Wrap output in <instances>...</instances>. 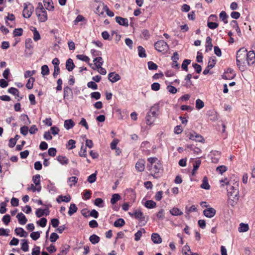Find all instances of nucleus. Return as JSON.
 I'll list each match as a JSON object with an SVG mask.
<instances>
[{
    "mask_svg": "<svg viewBox=\"0 0 255 255\" xmlns=\"http://www.w3.org/2000/svg\"><path fill=\"white\" fill-rule=\"evenodd\" d=\"M207 26L209 28L214 29L218 26V23L213 22H208Z\"/></svg>",
    "mask_w": 255,
    "mask_h": 255,
    "instance_id": "0e129e2a",
    "label": "nucleus"
},
{
    "mask_svg": "<svg viewBox=\"0 0 255 255\" xmlns=\"http://www.w3.org/2000/svg\"><path fill=\"white\" fill-rule=\"evenodd\" d=\"M145 161L143 159H139L135 164V168L139 172L144 171Z\"/></svg>",
    "mask_w": 255,
    "mask_h": 255,
    "instance_id": "ddd939ff",
    "label": "nucleus"
},
{
    "mask_svg": "<svg viewBox=\"0 0 255 255\" xmlns=\"http://www.w3.org/2000/svg\"><path fill=\"white\" fill-rule=\"evenodd\" d=\"M220 18L224 21L225 23H228L227 18L228 17L227 14L225 11H222L219 15Z\"/></svg>",
    "mask_w": 255,
    "mask_h": 255,
    "instance_id": "2f4dec72",
    "label": "nucleus"
},
{
    "mask_svg": "<svg viewBox=\"0 0 255 255\" xmlns=\"http://www.w3.org/2000/svg\"><path fill=\"white\" fill-rule=\"evenodd\" d=\"M129 214L131 216H134L135 218L138 219L139 217L142 216V212L140 211H135L133 214L129 212Z\"/></svg>",
    "mask_w": 255,
    "mask_h": 255,
    "instance_id": "603ef678",
    "label": "nucleus"
},
{
    "mask_svg": "<svg viewBox=\"0 0 255 255\" xmlns=\"http://www.w3.org/2000/svg\"><path fill=\"white\" fill-rule=\"evenodd\" d=\"M40 176L39 174H36L33 176L32 181L35 184V186L40 185Z\"/></svg>",
    "mask_w": 255,
    "mask_h": 255,
    "instance_id": "c03bdc74",
    "label": "nucleus"
},
{
    "mask_svg": "<svg viewBox=\"0 0 255 255\" xmlns=\"http://www.w3.org/2000/svg\"><path fill=\"white\" fill-rule=\"evenodd\" d=\"M204 106V102L200 99H198L196 101V108L198 109H201Z\"/></svg>",
    "mask_w": 255,
    "mask_h": 255,
    "instance_id": "de8ad7c7",
    "label": "nucleus"
},
{
    "mask_svg": "<svg viewBox=\"0 0 255 255\" xmlns=\"http://www.w3.org/2000/svg\"><path fill=\"white\" fill-rule=\"evenodd\" d=\"M46 211V209H38L36 211L35 214L37 217L40 218L43 215H44L45 211Z\"/></svg>",
    "mask_w": 255,
    "mask_h": 255,
    "instance_id": "864d4df0",
    "label": "nucleus"
},
{
    "mask_svg": "<svg viewBox=\"0 0 255 255\" xmlns=\"http://www.w3.org/2000/svg\"><path fill=\"white\" fill-rule=\"evenodd\" d=\"M85 19V17L83 15H78L76 18V19L74 20V23L75 25H77L79 22L82 21Z\"/></svg>",
    "mask_w": 255,
    "mask_h": 255,
    "instance_id": "69168bd1",
    "label": "nucleus"
},
{
    "mask_svg": "<svg viewBox=\"0 0 255 255\" xmlns=\"http://www.w3.org/2000/svg\"><path fill=\"white\" fill-rule=\"evenodd\" d=\"M227 190L228 192V197L232 196H239V190L238 184L237 183H234V185H232L229 182L226 183Z\"/></svg>",
    "mask_w": 255,
    "mask_h": 255,
    "instance_id": "f03ea898",
    "label": "nucleus"
},
{
    "mask_svg": "<svg viewBox=\"0 0 255 255\" xmlns=\"http://www.w3.org/2000/svg\"><path fill=\"white\" fill-rule=\"evenodd\" d=\"M228 198L229 199L227 201L228 205L234 207L239 200V196H232L228 197Z\"/></svg>",
    "mask_w": 255,
    "mask_h": 255,
    "instance_id": "9b49d317",
    "label": "nucleus"
},
{
    "mask_svg": "<svg viewBox=\"0 0 255 255\" xmlns=\"http://www.w3.org/2000/svg\"><path fill=\"white\" fill-rule=\"evenodd\" d=\"M33 29L31 30L33 31V39L34 41H37L40 39V35L35 27H33Z\"/></svg>",
    "mask_w": 255,
    "mask_h": 255,
    "instance_id": "e433bc0d",
    "label": "nucleus"
},
{
    "mask_svg": "<svg viewBox=\"0 0 255 255\" xmlns=\"http://www.w3.org/2000/svg\"><path fill=\"white\" fill-rule=\"evenodd\" d=\"M8 92L15 96H17L18 97H19V91L13 87H11L8 90Z\"/></svg>",
    "mask_w": 255,
    "mask_h": 255,
    "instance_id": "09e8293b",
    "label": "nucleus"
},
{
    "mask_svg": "<svg viewBox=\"0 0 255 255\" xmlns=\"http://www.w3.org/2000/svg\"><path fill=\"white\" fill-rule=\"evenodd\" d=\"M200 187L202 189L209 190L210 188V185L208 183V179L206 176H204L202 180V183L200 185Z\"/></svg>",
    "mask_w": 255,
    "mask_h": 255,
    "instance_id": "6ab92c4d",
    "label": "nucleus"
},
{
    "mask_svg": "<svg viewBox=\"0 0 255 255\" xmlns=\"http://www.w3.org/2000/svg\"><path fill=\"white\" fill-rule=\"evenodd\" d=\"M57 160L63 165H67L68 163L69 160L64 156L59 155L57 157Z\"/></svg>",
    "mask_w": 255,
    "mask_h": 255,
    "instance_id": "5701e85b",
    "label": "nucleus"
},
{
    "mask_svg": "<svg viewBox=\"0 0 255 255\" xmlns=\"http://www.w3.org/2000/svg\"><path fill=\"white\" fill-rule=\"evenodd\" d=\"M216 210L212 207L208 208L203 211V214L206 217L211 218L216 214Z\"/></svg>",
    "mask_w": 255,
    "mask_h": 255,
    "instance_id": "1a4fd4ad",
    "label": "nucleus"
},
{
    "mask_svg": "<svg viewBox=\"0 0 255 255\" xmlns=\"http://www.w3.org/2000/svg\"><path fill=\"white\" fill-rule=\"evenodd\" d=\"M154 47L156 50L158 52H166L169 49L167 43L163 40L157 41L154 44Z\"/></svg>",
    "mask_w": 255,
    "mask_h": 255,
    "instance_id": "7ed1b4c3",
    "label": "nucleus"
},
{
    "mask_svg": "<svg viewBox=\"0 0 255 255\" xmlns=\"http://www.w3.org/2000/svg\"><path fill=\"white\" fill-rule=\"evenodd\" d=\"M159 108V106L158 104H155L152 106L147 113V118L150 117L156 118L157 116V111H158Z\"/></svg>",
    "mask_w": 255,
    "mask_h": 255,
    "instance_id": "0eeeda50",
    "label": "nucleus"
},
{
    "mask_svg": "<svg viewBox=\"0 0 255 255\" xmlns=\"http://www.w3.org/2000/svg\"><path fill=\"white\" fill-rule=\"evenodd\" d=\"M248 56L247 50L245 48L240 49L237 53L236 56L237 65L240 68V66L246 63L247 57Z\"/></svg>",
    "mask_w": 255,
    "mask_h": 255,
    "instance_id": "f257e3e1",
    "label": "nucleus"
},
{
    "mask_svg": "<svg viewBox=\"0 0 255 255\" xmlns=\"http://www.w3.org/2000/svg\"><path fill=\"white\" fill-rule=\"evenodd\" d=\"M196 211H197V208L195 205H192L189 208L188 207H186L185 208V213L188 215L189 214L190 212Z\"/></svg>",
    "mask_w": 255,
    "mask_h": 255,
    "instance_id": "3c124183",
    "label": "nucleus"
},
{
    "mask_svg": "<svg viewBox=\"0 0 255 255\" xmlns=\"http://www.w3.org/2000/svg\"><path fill=\"white\" fill-rule=\"evenodd\" d=\"M2 221L5 225H8L10 221V216L8 214L4 215L2 219Z\"/></svg>",
    "mask_w": 255,
    "mask_h": 255,
    "instance_id": "338daca9",
    "label": "nucleus"
},
{
    "mask_svg": "<svg viewBox=\"0 0 255 255\" xmlns=\"http://www.w3.org/2000/svg\"><path fill=\"white\" fill-rule=\"evenodd\" d=\"M144 206L148 209H152L156 207V203L153 200H147L144 204Z\"/></svg>",
    "mask_w": 255,
    "mask_h": 255,
    "instance_id": "a878e982",
    "label": "nucleus"
},
{
    "mask_svg": "<svg viewBox=\"0 0 255 255\" xmlns=\"http://www.w3.org/2000/svg\"><path fill=\"white\" fill-rule=\"evenodd\" d=\"M147 65L149 70H156L157 69V65L152 61L148 62Z\"/></svg>",
    "mask_w": 255,
    "mask_h": 255,
    "instance_id": "13d9d810",
    "label": "nucleus"
},
{
    "mask_svg": "<svg viewBox=\"0 0 255 255\" xmlns=\"http://www.w3.org/2000/svg\"><path fill=\"white\" fill-rule=\"evenodd\" d=\"M116 21L121 25L128 27V20L127 18H123L120 16H116Z\"/></svg>",
    "mask_w": 255,
    "mask_h": 255,
    "instance_id": "4468645a",
    "label": "nucleus"
},
{
    "mask_svg": "<svg viewBox=\"0 0 255 255\" xmlns=\"http://www.w3.org/2000/svg\"><path fill=\"white\" fill-rule=\"evenodd\" d=\"M33 7L30 3L27 4L24 3V9L23 10V16L25 18H29L33 11Z\"/></svg>",
    "mask_w": 255,
    "mask_h": 255,
    "instance_id": "39448f33",
    "label": "nucleus"
},
{
    "mask_svg": "<svg viewBox=\"0 0 255 255\" xmlns=\"http://www.w3.org/2000/svg\"><path fill=\"white\" fill-rule=\"evenodd\" d=\"M22 242H23V243L22 244L21 246V250L24 252H27L28 251L29 247L28 245V242L27 240L23 239L21 240Z\"/></svg>",
    "mask_w": 255,
    "mask_h": 255,
    "instance_id": "a19ab883",
    "label": "nucleus"
},
{
    "mask_svg": "<svg viewBox=\"0 0 255 255\" xmlns=\"http://www.w3.org/2000/svg\"><path fill=\"white\" fill-rule=\"evenodd\" d=\"M76 58L78 59H79L80 60H82V61L86 62H88L90 60V59L88 56L83 55V54L77 55Z\"/></svg>",
    "mask_w": 255,
    "mask_h": 255,
    "instance_id": "79ce46f5",
    "label": "nucleus"
},
{
    "mask_svg": "<svg viewBox=\"0 0 255 255\" xmlns=\"http://www.w3.org/2000/svg\"><path fill=\"white\" fill-rule=\"evenodd\" d=\"M91 97L95 100H99L101 98V94L99 92H94L91 94Z\"/></svg>",
    "mask_w": 255,
    "mask_h": 255,
    "instance_id": "680f3d73",
    "label": "nucleus"
},
{
    "mask_svg": "<svg viewBox=\"0 0 255 255\" xmlns=\"http://www.w3.org/2000/svg\"><path fill=\"white\" fill-rule=\"evenodd\" d=\"M93 62H95L96 68H100L103 64V58L101 57H98L95 58L93 60Z\"/></svg>",
    "mask_w": 255,
    "mask_h": 255,
    "instance_id": "b1692460",
    "label": "nucleus"
},
{
    "mask_svg": "<svg viewBox=\"0 0 255 255\" xmlns=\"http://www.w3.org/2000/svg\"><path fill=\"white\" fill-rule=\"evenodd\" d=\"M108 79L112 83H115L120 80L121 77L115 72H111L109 74Z\"/></svg>",
    "mask_w": 255,
    "mask_h": 255,
    "instance_id": "f8f14e48",
    "label": "nucleus"
},
{
    "mask_svg": "<svg viewBox=\"0 0 255 255\" xmlns=\"http://www.w3.org/2000/svg\"><path fill=\"white\" fill-rule=\"evenodd\" d=\"M18 222L21 225H24L26 223L27 219L25 215L22 213H19L16 216Z\"/></svg>",
    "mask_w": 255,
    "mask_h": 255,
    "instance_id": "2eb2a0df",
    "label": "nucleus"
},
{
    "mask_svg": "<svg viewBox=\"0 0 255 255\" xmlns=\"http://www.w3.org/2000/svg\"><path fill=\"white\" fill-rule=\"evenodd\" d=\"M137 49L139 56L141 58L146 57L145 49L141 46H138Z\"/></svg>",
    "mask_w": 255,
    "mask_h": 255,
    "instance_id": "72a5a7b5",
    "label": "nucleus"
},
{
    "mask_svg": "<svg viewBox=\"0 0 255 255\" xmlns=\"http://www.w3.org/2000/svg\"><path fill=\"white\" fill-rule=\"evenodd\" d=\"M121 198L120 195L119 194H114L112 195L111 199V203L113 205L116 204L117 202Z\"/></svg>",
    "mask_w": 255,
    "mask_h": 255,
    "instance_id": "473e14b6",
    "label": "nucleus"
},
{
    "mask_svg": "<svg viewBox=\"0 0 255 255\" xmlns=\"http://www.w3.org/2000/svg\"><path fill=\"white\" fill-rule=\"evenodd\" d=\"M239 226H240L238 228L239 232H246L249 230V226L248 224L241 223Z\"/></svg>",
    "mask_w": 255,
    "mask_h": 255,
    "instance_id": "4be33fe9",
    "label": "nucleus"
},
{
    "mask_svg": "<svg viewBox=\"0 0 255 255\" xmlns=\"http://www.w3.org/2000/svg\"><path fill=\"white\" fill-rule=\"evenodd\" d=\"M23 30L21 28H16L13 31L14 36H19L22 34Z\"/></svg>",
    "mask_w": 255,
    "mask_h": 255,
    "instance_id": "4d7b16f0",
    "label": "nucleus"
},
{
    "mask_svg": "<svg viewBox=\"0 0 255 255\" xmlns=\"http://www.w3.org/2000/svg\"><path fill=\"white\" fill-rule=\"evenodd\" d=\"M170 213L173 216L182 215L183 212L177 208H173L170 210Z\"/></svg>",
    "mask_w": 255,
    "mask_h": 255,
    "instance_id": "c756f323",
    "label": "nucleus"
},
{
    "mask_svg": "<svg viewBox=\"0 0 255 255\" xmlns=\"http://www.w3.org/2000/svg\"><path fill=\"white\" fill-rule=\"evenodd\" d=\"M41 73L43 76L48 75L49 74V69L47 65H44L41 67Z\"/></svg>",
    "mask_w": 255,
    "mask_h": 255,
    "instance_id": "f704fd0d",
    "label": "nucleus"
},
{
    "mask_svg": "<svg viewBox=\"0 0 255 255\" xmlns=\"http://www.w3.org/2000/svg\"><path fill=\"white\" fill-rule=\"evenodd\" d=\"M37 223L41 227H45L46 225L47 219L45 218H42L39 221H38Z\"/></svg>",
    "mask_w": 255,
    "mask_h": 255,
    "instance_id": "6e6d98bb",
    "label": "nucleus"
},
{
    "mask_svg": "<svg viewBox=\"0 0 255 255\" xmlns=\"http://www.w3.org/2000/svg\"><path fill=\"white\" fill-rule=\"evenodd\" d=\"M101 5L103 6V7H104L105 11L107 13V14L110 16V17H113L114 16V13L113 12H112V11H111L109 7H108V6L105 4L104 3H103L101 4Z\"/></svg>",
    "mask_w": 255,
    "mask_h": 255,
    "instance_id": "c9c22d12",
    "label": "nucleus"
},
{
    "mask_svg": "<svg viewBox=\"0 0 255 255\" xmlns=\"http://www.w3.org/2000/svg\"><path fill=\"white\" fill-rule=\"evenodd\" d=\"M212 47V39L208 36L206 38V51L207 52L209 50H211Z\"/></svg>",
    "mask_w": 255,
    "mask_h": 255,
    "instance_id": "393cba45",
    "label": "nucleus"
},
{
    "mask_svg": "<svg viewBox=\"0 0 255 255\" xmlns=\"http://www.w3.org/2000/svg\"><path fill=\"white\" fill-rule=\"evenodd\" d=\"M75 67V65L72 59L69 58L66 62V68L68 71H71Z\"/></svg>",
    "mask_w": 255,
    "mask_h": 255,
    "instance_id": "aec40b11",
    "label": "nucleus"
},
{
    "mask_svg": "<svg viewBox=\"0 0 255 255\" xmlns=\"http://www.w3.org/2000/svg\"><path fill=\"white\" fill-rule=\"evenodd\" d=\"M94 204L96 206L99 207H103V200L101 198H96L95 200Z\"/></svg>",
    "mask_w": 255,
    "mask_h": 255,
    "instance_id": "5fc2aeb1",
    "label": "nucleus"
},
{
    "mask_svg": "<svg viewBox=\"0 0 255 255\" xmlns=\"http://www.w3.org/2000/svg\"><path fill=\"white\" fill-rule=\"evenodd\" d=\"M35 81V78L30 77L26 85V87L28 89H31L33 88V83Z\"/></svg>",
    "mask_w": 255,
    "mask_h": 255,
    "instance_id": "58836bf2",
    "label": "nucleus"
},
{
    "mask_svg": "<svg viewBox=\"0 0 255 255\" xmlns=\"http://www.w3.org/2000/svg\"><path fill=\"white\" fill-rule=\"evenodd\" d=\"M78 210L75 204H71L69 209L68 214L72 216L74 213H76Z\"/></svg>",
    "mask_w": 255,
    "mask_h": 255,
    "instance_id": "cd10ccee",
    "label": "nucleus"
},
{
    "mask_svg": "<svg viewBox=\"0 0 255 255\" xmlns=\"http://www.w3.org/2000/svg\"><path fill=\"white\" fill-rule=\"evenodd\" d=\"M36 14L40 22H43L47 20V14L45 10L36 12Z\"/></svg>",
    "mask_w": 255,
    "mask_h": 255,
    "instance_id": "6e6552de",
    "label": "nucleus"
},
{
    "mask_svg": "<svg viewBox=\"0 0 255 255\" xmlns=\"http://www.w3.org/2000/svg\"><path fill=\"white\" fill-rule=\"evenodd\" d=\"M246 62L249 65L253 64L255 62V53L253 51L248 52Z\"/></svg>",
    "mask_w": 255,
    "mask_h": 255,
    "instance_id": "9d476101",
    "label": "nucleus"
},
{
    "mask_svg": "<svg viewBox=\"0 0 255 255\" xmlns=\"http://www.w3.org/2000/svg\"><path fill=\"white\" fill-rule=\"evenodd\" d=\"M151 240L154 244H160L162 239L157 233H153L151 235Z\"/></svg>",
    "mask_w": 255,
    "mask_h": 255,
    "instance_id": "a211bd4d",
    "label": "nucleus"
},
{
    "mask_svg": "<svg viewBox=\"0 0 255 255\" xmlns=\"http://www.w3.org/2000/svg\"><path fill=\"white\" fill-rule=\"evenodd\" d=\"M0 213H1V214L5 213L6 211V203H5L4 202H1L0 204Z\"/></svg>",
    "mask_w": 255,
    "mask_h": 255,
    "instance_id": "052dcab7",
    "label": "nucleus"
},
{
    "mask_svg": "<svg viewBox=\"0 0 255 255\" xmlns=\"http://www.w3.org/2000/svg\"><path fill=\"white\" fill-rule=\"evenodd\" d=\"M125 224L124 220L122 218H119L114 222V225L116 227H121L124 226Z\"/></svg>",
    "mask_w": 255,
    "mask_h": 255,
    "instance_id": "bb28decb",
    "label": "nucleus"
},
{
    "mask_svg": "<svg viewBox=\"0 0 255 255\" xmlns=\"http://www.w3.org/2000/svg\"><path fill=\"white\" fill-rule=\"evenodd\" d=\"M147 161L149 162V164L147 165H153L155 164L157 162H159L158 159L156 157H150L147 159Z\"/></svg>",
    "mask_w": 255,
    "mask_h": 255,
    "instance_id": "8fccbe9b",
    "label": "nucleus"
},
{
    "mask_svg": "<svg viewBox=\"0 0 255 255\" xmlns=\"http://www.w3.org/2000/svg\"><path fill=\"white\" fill-rule=\"evenodd\" d=\"M161 167V164L159 162H157L153 165H147V168L150 171L151 174L155 178L157 177L156 174L159 173Z\"/></svg>",
    "mask_w": 255,
    "mask_h": 255,
    "instance_id": "20e7f679",
    "label": "nucleus"
},
{
    "mask_svg": "<svg viewBox=\"0 0 255 255\" xmlns=\"http://www.w3.org/2000/svg\"><path fill=\"white\" fill-rule=\"evenodd\" d=\"M87 86L88 88H91L93 90H96L98 89V86L95 82L91 81L88 83Z\"/></svg>",
    "mask_w": 255,
    "mask_h": 255,
    "instance_id": "e2e57ef3",
    "label": "nucleus"
},
{
    "mask_svg": "<svg viewBox=\"0 0 255 255\" xmlns=\"http://www.w3.org/2000/svg\"><path fill=\"white\" fill-rule=\"evenodd\" d=\"M89 240L92 243V244H96L99 243L100 241V238L98 236L93 234L90 237Z\"/></svg>",
    "mask_w": 255,
    "mask_h": 255,
    "instance_id": "7c9ffc66",
    "label": "nucleus"
},
{
    "mask_svg": "<svg viewBox=\"0 0 255 255\" xmlns=\"http://www.w3.org/2000/svg\"><path fill=\"white\" fill-rule=\"evenodd\" d=\"M40 235V232L37 231L31 233L30 235V236L32 239V240L36 241L39 238Z\"/></svg>",
    "mask_w": 255,
    "mask_h": 255,
    "instance_id": "37998d69",
    "label": "nucleus"
},
{
    "mask_svg": "<svg viewBox=\"0 0 255 255\" xmlns=\"http://www.w3.org/2000/svg\"><path fill=\"white\" fill-rule=\"evenodd\" d=\"M187 136L190 139L195 140L196 141L201 142H204V138H203V137L200 134H198L197 133L194 131L190 132L188 134Z\"/></svg>",
    "mask_w": 255,
    "mask_h": 255,
    "instance_id": "423d86ee",
    "label": "nucleus"
},
{
    "mask_svg": "<svg viewBox=\"0 0 255 255\" xmlns=\"http://www.w3.org/2000/svg\"><path fill=\"white\" fill-rule=\"evenodd\" d=\"M14 232L17 235H19L20 237H26L28 236V233L22 228H16Z\"/></svg>",
    "mask_w": 255,
    "mask_h": 255,
    "instance_id": "f3484780",
    "label": "nucleus"
},
{
    "mask_svg": "<svg viewBox=\"0 0 255 255\" xmlns=\"http://www.w3.org/2000/svg\"><path fill=\"white\" fill-rule=\"evenodd\" d=\"M191 63V60L189 59H185L181 65V67L183 69V70L187 71L188 69V65L190 64Z\"/></svg>",
    "mask_w": 255,
    "mask_h": 255,
    "instance_id": "4c0bfd02",
    "label": "nucleus"
},
{
    "mask_svg": "<svg viewBox=\"0 0 255 255\" xmlns=\"http://www.w3.org/2000/svg\"><path fill=\"white\" fill-rule=\"evenodd\" d=\"M25 48L32 49V41L30 38L26 39L25 43Z\"/></svg>",
    "mask_w": 255,
    "mask_h": 255,
    "instance_id": "49530a36",
    "label": "nucleus"
},
{
    "mask_svg": "<svg viewBox=\"0 0 255 255\" xmlns=\"http://www.w3.org/2000/svg\"><path fill=\"white\" fill-rule=\"evenodd\" d=\"M43 3L46 8L49 11H53L54 9V6L52 0H44Z\"/></svg>",
    "mask_w": 255,
    "mask_h": 255,
    "instance_id": "dca6fc26",
    "label": "nucleus"
},
{
    "mask_svg": "<svg viewBox=\"0 0 255 255\" xmlns=\"http://www.w3.org/2000/svg\"><path fill=\"white\" fill-rule=\"evenodd\" d=\"M72 93V90L70 88L66 86L64 88V98H67L70 94Z\"/></svg>",
    "mask_w": 255,
    "mask_h": 255,
    "instance_id": "a18cd8bd",
    "label": "nucleus"
},
{
    "mask_svg": "<svg viewBox=\"0 0 255 255\" xmlns=\"http://www.w3.org/2000/svg\"><path fill=\"white\" fill-rule=\"evenodd\" d=\"M75 126L74 122L71 119L65 120L64 126L66 129L72 128Z\"/></svg>",
    "mask_w": 255,
    "mask_h": 255,
    "instance_id": "412c9836",
    "label": "nucleus"
},
{
    "mask_svg": "<svg viewBox=\"0 0 255 255\" xmlns=\"http://www.w3.org/2000/svg\"><path fill=\"white\" fill-rule=\"evenodd\" d=\"M157 217L160 220H163L164 218V210L161 209L156 214Z\"/></svg>",
    "mask_w": 255,
    "mask_h": 255,
    "instance_id": "774afa93",
    "label": "nucleus"
},
{
    "mask_svg": "<svg viewBox=\"0 0 255 255\" xmlns=\"http://www.w3.org/2000/svg\"><path fill=\"white\" fill-rule=\"evenodd\" d=\"M102 3H103V2H100L96 9V13L99 15H103L104 13V11H105L104 7L101 5Z\"/></svg>",
    "mask_w": 255,
    "mask_h": 255,
    "instance_id": "c85d7f7f",
    "label": "nucleus"
},
{
    "mask_svg": "<svg viewBox=\"0 0 255 255\" xmlns=\"http://www.w3.org/2000/svg\"><path fill=\"white\" fill-rule=\"evenodd\" d=\"M96 176H97V171H96L95 173L92 174L90 175L87 179V181L90 183H93L96 180Z\"/></svg>",
    "mask_w": 255,
    "mask_h": 255,
    "instance_id": "ea45409f",
    "label": "nucleus"
},
{
    "mask_svg": "<svg viewBox=\"0 0 255 255\" xmlns=\"http://www.w3.org/2000/svg\"><path fill=\"white\" fill-rule=\"evenodd\" d=\"M59 238V236L55 233H52L50 236V240L52 243L55 242Z\"/></svg>",
    "mask_w": 255,
    "mask_h": 255,
    "instance_id": "bf43d9fd",
    "label": "nucleus"
}]
</instances>
